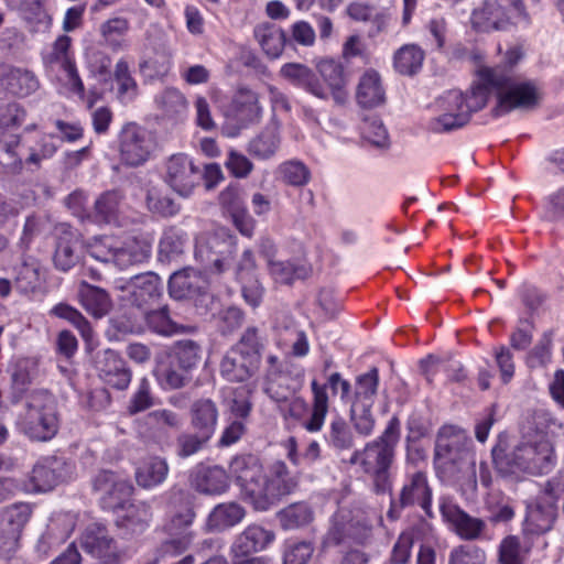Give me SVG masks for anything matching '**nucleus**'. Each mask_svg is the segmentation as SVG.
<instances>
[{"label":"nucleus","mask_w":564,"mask_h":564,"mask_svg":"<svg viewBox=\"0 0 564 564\" xmlns=\"http://www.w3.org/2000/svg\"><path fill=\"white\" fill-rule=\"evenodd\" d=\"M229 471L243 500L259 511L270 509L296 487V481L281 460L264 468L257 456L240 455L231 459Z\"/></svg>","instance_id":"obj_1"},{"label":"nucleus","mask_w":564,"mask_h":564,"mask_svg":"<svg viewBox=\"0 0 564 564\" xmlns=\"http://www.w3.org/2000/svg\"><path fill=\"white\" fill-rule=\"evenodd\" d=\"M471 446L473 441L466 431L456 425H444L436 436L434 464L445 481L475 490L476 455Z\"/></svg>","instance_id":"obj_2"},{"label":"nucleus","mask_w":564,"mask_h":564,"mask_svg":"<svg viewBox=\"0 0 564 564\" xmlns=\"http://www.w3.org/2000/svg\"><path fill=\"white\" fill-rule=\"evenodd\" d=\"M475 73L487 89V98L490 91L497 94L498 102L492 110L497 117L516 109L531 110L540 105L542 99L540 87L531 80L514 78L505 67L481 65Z\"/></svg>","instance_id":"obj_3"},{"label":"nucleus","mask_w":564,"mask_h":564,"mask_svg":"<svg viewBox=\"0 0 564 564\" xmlns=\"http://www.w3.org/2000/svg\"><path fill=\"white\" fill-rule=\"evenodd\" d=\"M399 440L400 422L392 417L379 437L368 442L362 449L355 451L349 459L351 465H358L364 473L373 477L377 494L391 490L389 469L394 460Z\"/></svg>","instance_id":"obj_4"},{"label":"nucleus","mask_w":564,"mask_h":564,"mask_svg":"<svg viewBox=\"0 0 564 564\" xmlns=\"http://www.w3.org/2000/svg\"><path fill=\"white\" fill-rule=\"evenodd\" d=\"M487 104V89L477 78L470 89L463 94L449 90L436 100L440 115L432 118L429 129L434 133H445L464 127L473 112L482 109Z\"/></svg>","instance_id":"obj_5"},{"label":"nucleus","mask_w":564,"mask_h":564,"mask_svg":"<svg viewBox=\"0 0 564 564\" xmlns=\"http://www.w3.org/2000/svg\"><path fill=\"white\" fill-rule=\"evenodd\" d=\"M55 151L56 147L51 137H42L36 141L22 137L0 140V170L12 175L21 174L24 169L34 171Z\"/></svg>","instance_id":"obj_6"},{"label":"nucleus","mask_w":564,"mask_h":564,"mask_svg":"<svg viewBox=\"0 0 564 564\" xmlns=\"http://www.w3.org/2000/svg\"><path fill=\"white\" fill-rule=\"evenodd\" d=\"M510 473L524 471L531 475L550 473L555 465L552 444L542 435L521 442L507 456Z\"/></svg>","instance_id":"obj_7"},{"label":"nucleus","mask_w":564,"mask_h":564,"mask_svg":"<svg viewBox=\"0 0 564 564\" xmlns=\"http://www.w3.org/2000/svg\"><path fill=\"white\" fill-rule=\"evenodd\" d=\"M86 249L96 261L106 265L113 264L119 269L143 262L149 257L148 248L137 241L121 245L110 236L94 237L86 243Z\"/></svg>","instance_id":"obj_8"},{"label":"nucleus","mask_w":564,"mask_h":564,"mask_svg":"<svg viewBox=\"0 0 564 564\" xmlns=\"http://www.w3.org/2000/svg\"><path fill=\"white\" fill-rule=\"evenodd\" d=\"M236 251V238L225 228H219L196 242V257L205 267L221 273L229 264Z\"/></svg>","instance_id":"obj_9"},{"label":"nucleus","mask_w":564,"mask_h":564,"mask_svg":"<svg viewBox=\"0 0 564 564\" xmlns=\"http://www.w3.org/2000/svg\"><path fill=\"white\" fill-rule=\"evenodd\" d=\"M115 290L120 292L122 301L138 308H143L160 300L163 294V284L158 274L144 272L129 279L117 280Z\"/></svg>","instance_id":"obj_10"},{"label":"nucleus","mask_w":564,"mask_h":564,"mask_svg":"<svg viewBox=\"0 0 564 564\" xmlns=\"http://www.w3.org/2000/svg\"><path fill=\"white\" fill-rule=\"evenodd\" d=\"M154 149V139L147 129L129 122L119 133V151L121 160L131 166L143 164Z\"/></svg>","instance_id":"obj_11"},{"label":"nucleus","mask_w":564,"mask_h":564,"mask_svg":"<svg viewBox=\"0 0 564 564\" xmlns=\"http://www.w3.org/2000/svg\"><path fill=\"white\" fill-rule=\"evenodd\" d=\"M163 178L176 194L188 197L198 184L199 171L189 156L177 153L166 160Z\"/></svg>","instance_id":"obj_12"},{"label":"nucleus","mask_w":564,"mask_h":564,"mask_svg":"<svg viewBox=\"0 0 564 564\" xmlns=\"http://www.w3.org/2000/svg\"><path fill=\"white\" fill-rule=\"evenodd\" d=\"M440 511L444 521L462 540H490L486 535L487 523L480 518L471 517L452 500L444 498L440 505Z\"/></svg>","instance_id":"obj_13"},{"label":"nucleus","mask_w":564,"mask_h":564,"mask_svg":"<svg viewBox=\"0 0 564 564\" xmlns=\"http://www.w3.org/2000/svg\"><path fill=\"white\" fill-rule=\"evenodd\" d=\"M370 530L371 524L364 517L354 516L351 511L340 509L334 516L324 542L327 545H337L348 540L362 542Z\"/></svg>","instance_id":"obj_14"},{"label":"nucleus","mask_w":564,"mask_h":564,"mask_svg":"<svg viewBox=\"0 0 564 564\" xmlns=\"http://www.w3.org/2000/svg\"><path fill=\"white\" fill-rule=\"evenodd\" d=\"M80 545L86 553L100 560L102 564H118L122 555L107 528L99 523L89 524L84 530Z\"/></svg>","instance_id":"obj_15"},{"label":"nucleus","mask_w":564,"mask_h":564,"mask_svg":"<svg viewBox=\"0 0 564 564\" xmlns=\"http://www.w3.org/2000/svg\"><path fill=\"white\" fill-rule=\"evenodd\" d=\"M75 471L73 463L63 457L48 456L39 460L31 473V481L37 491H48L72 478Z\"/></svg>","instance_id":"obj_16"},{"label":"nucleus","mask_w":564,"mask_h":564,"mask_svg":"<svg viewBox=\"0 0 564 564\" xmlns=\"http://www.w3.org/2000/svg\"><path fill=\"white\" fill-rule=\"evenodd\" d=\"M31 510L28 505H12L0 510V557L11 555L18 547L22 528Z\"/></svg>","instance_id":"obj_17"},{"label":"nucleus","mask_w":564,"mask_h":564,"mask_svg":"<svg viewBox=\"0 0 564 564\" xmlns=\"http://www.w3.org/2000/svg\"><path fill=\"white\" fill-rule=\"evenodd\" d=\"M93 489L100 496L102 503L109 509L123 507V502L132 495L133 486L123 476L111 470H100L93 478Z\"/></svg>","instance_id":"obj_18"},{"label":"nucleus","mask_w":564,"mask_h":564,"mask_svg":"<svg viewBox=\"0 0 564 564\" xmlns=\"http://www.w3.org/2000/svg\"><path fill=\"white\" fill-rule=\"evenodd\" d=\"M556 517V498L551 491H545L534 505L528 507L523 524L524 534L540 535L549 532L553 528Z\"/></svg>","instance_id":"obj_19"},{"label":"nucleus","mask_w":564,"mask_h":564,"mask_svg":"<svg viewBox=\"0 0 564 564\" xmlns=\"http://www.w3.org/2000/svg\"><path fill=\"white\" fill-rule=\"evenodd\" d=\"M95 364L99 378L108 386L124 390L130 384L131 371L117 351L105 349L97 352Z\"/></svg>","instance_id":"obj_20"},{"label":"nucleus","mask_w":564,"mask_h":564,"mask_svg":"<svg viewBox=\"0 0 564 564\" xmlns=\"http://www.w3.org/2000/svg\"><path fill=\"white\" fill-rule=\"evenodd\" d=\"M510 21L506 7L499 0H484L470 17L473 29L478 32H491L505 29Z\"/></svg>","instance_id":"obj_21"},{"label":"nucleus","mask_w":564,"mask_h":564,"mask_svg":"<svg viewBox=\"0 0 564 564\" xmlns=\"http://www.w3.org/2000/svg\"><path fill=\"white\" fill-rule=\"evenodd\" d=\"M322 78V85L328 91L336 105L343 106L348 100L347 76L344 66L332 58H323L316 64Z\"/></svg>","instance_id":"obj_22"},{"label":"nucleus","mask_w":564,"mask_h":564,"mask_svg":"<svg viewBox=\"0 0 564 564\" xmlns=\"http://www.w3.org/2000/svg\"><path fill=\"white\" fill-rule=\"evenodd\" d=\"M145 435L153 442L163 445L170 441L169 430H178L183 424L182 416L169 409H158L144 416Z\"/></svg>","instance_id":"obj_23"},{"label":"nucleus","mask_w":564,"mask_h":564,"mask_svg":"<svg viewBox=\"0 0 564 564\" xmlns=\"http://www.w3.org/2000/svg\"><path fill=\"white\" fill-rule=\"evenodd\" d=\"M274 540V533L260 525H249L241 532L231 545L235 558L245 557L265 549Z\"/></svg>","instance_id":"obj_24"},{"label":"nucleus","mask_w":564,"mask_h":564,"mask_svg":"<svg viewBox=\"0 0 564 564\" xmlns=\"http://www.w3.org/2000/svg\"><path fill=\"white\" fill-rule=\"evenodd\" d=\"M151 518V508L147 502H132L117 520V527L124 539H132L147 530Z\"/></svg>","instance_id":"obj_25"},{"label":"nucleus","mask_w":564,"mask_h":564,"mask_svg":"<svg viewBox=\"0 0 564 564\" xmlns=\"http://www.w3.org/2000/svg\"><path fill=\"white\" fill-rule=\"evenodd\" d=\"M432 490L427 484L426 475L422 471L413 474L403 486L400 494L402 507L419 505L427 516L431 513Z\"/></svg>","instance_id":"obj_26"},{"label":"nucleus","mask_w":564,"mask_h":564,"mask_svg":"<svg viewBox=\"0 0 564 564\" xmlns=\"http://www.w3.org/2000/svg\"><path fill=\"white\" fill-rule=\"evenodd\" d=\"M281 145V128L276 120H271L248 144V152L259 159L273 158Z\"/></svg>","instance_id":"obj_27"},{"label":"nucleus","mask_w":564,"mask_h":564,"mask_svg":"<svg viewBox=\"0 0 564 564\" xmlns=\"http://www.w3.org/2000/svg\"><path fill=\"white\" fill-rule=\"evenodd\" d=\"M281 75L292 84L303 87L319 99H328L329 94L321 84L311 68L299 63H289L282 66Z\"/></svg>","instance_id":"obj_28"},{"label":"nucleus","mask_w":564,"mask_h":564,"mask_svg":"<svg viewBox=\"0 0 564 564\" xmlns=\"http://www.w3.org/2000/svg\"><path fill=\"white\" fill-rule=\"evenodd\" d=\"M253 36L268 58L275 59L282 55L286 37L280 26L271 22L259 23L253 29Z\"/></svg>","instance_id":"obj_29"},{"label":"nucleus","mask_w":564,"mask_h":564,"mask_svg":"<svg viewBox=\"0 0 564 564\" xmlns=\"http://www.w3.org/2000/svg\"><path fill=\"white\" fill-rule=\"evenodd\" d=\"M301 389V383L289 375L269 371L265 375L263 391L280 408L288 403Z\"/></svg>","instance_id":"obj_30"},{"label":"nucleus","mask_w":564,"mask_h":564,"mask_svg":"<svg viewBox=\"0 0 564 564\" xmlns=\"http://www.w3.org/2000/svg\"><path fill=\"white\" fill-rule=\"evenodd\" d=\"M258 369L259 366L256 362L231 348L220 362L221 376L231 382H243L251 378Z\"/></svg>","instance_id":"obj_31"},{"label":"nucleus","mask_w":564,"mask_h":564,"mask_svg":"<svg viewBox=\"0 0 564 564\" xmlns=\"http://www.w3.org/2000/svg\"><path fill=\"white\" fill-rule=\"evenodd\" d=\"M77 296L82 306L96 318L104 317L112 308V301L108 292L85 281L80 282Z\"/></svg>","instance_id":"obj_32"},{"label":"nucleus","mask_w":564,"mask_h":564,"mask_svg":"<svg viewBox=\"0 0 564 564\" xmlns=\"http://www.w3.org/2000/svg\"><path fill=\"white\" fill-rule=\"evenodd\" d=\"M206 288L202 274L193 269L175 272L169 281L170 295L176 300L192 297Z\"/></svg>","instance_id":"obj_33"},{"label":"nucleus","mask_w":564,"mask_h":564,"mask_svg":"<svg viewBox=\"0 0 564 564\" xmlns=\"http://www.w3.org/2000/svg\"><path fill=\"white\" fill-rule=\"evenodd\" d=\"M356 99L364 108H375L384 104L386 90L376 70L369 69L360 77Z\"/></svg>","instance_id":"obj_34"},{"label":"nucleus","mask_w":564,"mask_h":564,"mask_svg":"<svg viewBox=\"0 0 564 564\" xmlns=\"http://www.w3.org/2000/svg\"><path fill=\"white\" fill-rule=\"evenodd\" d=\"M75 523L69 514H61L51 519L46 531L37 542V550L46 554L51 549L65 542L74 530Z\"/></svg>","instance_id":"obj_35"},{"label":"nucleus","mask_w":564,"mask_h":564,"mask_svg":"<svg viewBox=\"0 0 564 564\" xmlns=\"http://www.w3.org/2000/svg\"><path fill=\"white\" fill-rule=\"evenodd\" d=\"M169 469V464L164 458L159 456L148 457L135 468V481L138 486L144 489L154 488L164 482Z\"/></svg>","instance_id":"obj_36"},{"label":"nucleus","mask_w":564,"mask_h":564,"mask_svg":"<svg viewBox=\"0 0 564 564\" xmlns=\"http://www.w3.org/2000/svg\"><path fill=\"white\" fill-rule=\"evenodd\" d=\"M192 481L198 491L207 495H219L229 486L227 473L219 466L197 468Z\"/></svg>","instance_id":"obj_37"},{"label":"nucleus","mask_w":564,"mask_h":564,"mask_svg":"<svg viewBox=\"0 0 564 564\" xmlns=\"http://www.w3.org/2000/svg\"><path fill=\"white\" fill-rule=\"evenodd\" d=\"M24 434L35 441L45 442L54 437L58 430V417L54 413H42L35 417H19Z\"/></svg>","instance_id":"obj_38"},{"label":"nucleus","mask_w":564,"mask_h":564,"mask_svg":"<svg viewBox=\"0 0 564 564\" xmlns=\"http://www.w3.org/2000/svg\"><path fill=\"white\" fill-rule=\"evenodd\" d=\"M192 426L199 433L212 437L218 420V409L210 399H199L191 406Z\"/></svg>","instance_id":"obj_39"},{"label":"nucleus","mask_w":564,"mask_h":564,"mask_svg":"<svg viewBox=\"0 0 564 564\" xmlns=\"http://www.w3.org/2000/svg\"><path fill=\"white\" fill-rule=\"evenodd\" d=\"M144 321L148 328L162 336H173L195 330L193 326H186L172 319L167 306L145 312Z\"/></svg>","instance_id":"obj_40"},{"label":"nucleus","mask_w":564,"mask_h":564,"mask_svg":"<svg viewBox=\"0 0 564 564\" xmlns=\"http://www.w3.org/2000/svg\"><path fill=\"white\" fill-rule=\"evenodd\" d=\"M202 346L192 339L175 341L170 350L169 359L184 371H192L198 366L202 359Z\"/></svg>","instance_id":"obj_41"},{"label":"nucleus","mask_w":564,"mask_h":564,"mask_svg":"<svg viewBox=\"0 0 564 564\" xmlns=\"http://www.w3.org/2000/svg\"><path fill=\"white\" fill-rule=\"evenodd\" d=\"M313 392V405L311 415L302 423V426L311 433L322 430L328 412V395L326 386L319 384L316 380L311 383Z\"/></svg>","instance_id":"obj_42"},{"label":"nucleus","mask_w":564,"mask_h":564,"mask_svg":"<svg viewBox=\"0 0 564 564\" xmlns=\"http://www.w3.org/2000/svg\"><path fill=\"white\" fill-rule=\"evenodd\" d=\"M245 514V509L236 502L220 503L210 512L207 527L212 531H223L239 523Z\"/></svg>","instance_id":"obj_43"},{"label":"nucleus","mask_w":564,"mask_h":564,"mask_svg":"<svg viewBox=\"0 0 564 564\" xmlns=\"http://www.w3.org/2000/svg\"><path fill=\"white\" fill-rule=\"evenodd\" d=\"M77 247L78 236L76 232L66 230L58 237L54 254V263L58 270L68 271L78 262Z\"/></svg>","instance_id":"obj_44"},{"label":"nucleus","mask_w":564,"mask_h":564,"mask_svg":"<svg viewBox=\"0 0 564 564\" xmlns=\"http://www.w3.org/2000/svg\"><path fill=\"white\" fill-rule=\"evenodd\" d=\"M264 346L265 338L261 335L259 328L256 326H249L245 329L240 339L231 347V349L238 351L242 356H246L260 366Z\"/></svg>","instance_id":"obj_45"},{"label":"nucleus","mask_w":564,"mask_h":564,"mask_svg":"<svg viewBox=\"0 0 564 564\" xmlns=\"http://www.w3.org/2000/svg\"><path fill=\"white\" fill-rule=\"evenodd\" d=\"M24 411L19 414V417H35L42 413L57 414L55 398L43 389L33 390L25 395Z\"/></svg>","instance_id":"obj_46"},{"label":"nucleus","mask_w":564,"mask_h":564,"mask_svg":"<svg viewBox=\"0 0 564 564\" xmlns=\"http://www.w3.org/2000/svg\"><path fill=\"white\" fill-rule=\"evenodd\" d=\"M6 86L14 95L26 97L35 93L40 83L34 73L28 69L10 68L6 75Z\"/></svg>","instance_id":"obj_47"},{"label":"nucleus","mask_w":564,"mask_h":564,"mask_svg":"<svg viewBox=\"0 0 564 564\" xmlns=\"http://www.w3.org/2000/svg\"><path fill=\"white\" fill-rule=\"evenodd\" d=\"M130 30V22L123 17H112L102 22L99 26V33L105 43L112 51H120L124 47L120 40Z\"/></svg>","instance_id":"obj_48"},{"label":"nucleus","mask_w":564,"mask_h":564,"mask_svg":"<svg viewBox=\"0 0 564 564\" xmlns=\"http://www.w3.org/2000/svg\"><path fill=\"white\" fill-rule=\"evenodd\" d=\"M72 39L68 35H59L52 46L42 53V59L45 66L53 67L58 65L62 69L75 62L72 53Z\"/></svg>","instance_id":"obj_49"},{"label":"nucleus","mask_w":564,"mask_h":564,"mask_svg":"<svg viewBox=\"0 0 564 564\" xmlns=\"http://www.w3.org/2000/svg\"><path fill=\"white\" fill-rule=\"evenodd\" d=\"M145 204L151 213L162 217H171L180 212V205L156 186L147 189Z\"/></svg>","instance_id":"obj_50"},{"label":"nucleus","mask_w":564,"mask_h":564,"mask_svg":"<svg viewBox=\"0 0 564 564\" xmlns=\"http://www.w3.org/2000/svg\"><path fill=\"white\" fill-rule=\"evenodd\" d=\"M280 524L285 530H293L308 524L312 521L313 512L303 502L293 503L278 513Z\"/></svg>","instance_id":"obj_51"},{"label":"nucleus","mask_w":564,"mask_h":564,"mask_svg":"<svg viewBox=\"0 0 564 564\" xmlns=\"http://www.w3.org/2000/svg\"><path fill=\"white\" fill-rule=\"evenodd\" d=\"M122 195L117 191H109L100 195L95 202V217L98 221L112 223L117 219L121 208Z\"/></svg>","instance_id":"obj_52"},{"label":"nucleus","mask_w":564,"mask_h":564,"mask_svg":"<svg viewBox=\"0 0 564 564\" xmlns=\"http://www.w3.org/2000/svg\"><path fill=\"white\" fill-rule=\"evenodd\" d=\"M423 52L413 44L402 46L394 55V67L403 75H412L422 66Z\"/></svg>","instance_id":"obj_53"},{"label":"nucleus","mask_w":564,"mask_h":564,"mask_svg":"<svg viewBox=\"0 0 564 564\" xmlns=\"http://www.w3.org/2000/svg\"><path fill=\"white\" fill-rule=\"evenodd\" d=\"M268 269L273 280L281 284H290L295 279H304L307 275L305 267L294 264L290 261L270 259Z\"/></svg>","instance_id":"obj_54"},{"label":"nucleus","mask_w":564,"mask_h":564,"mask_svg":"<svg viewBox=\"0 0 564 564\" xmlns=\"http://www.w3.org/2000/svg\"><path fill=\"white\" fill-rule=\"evenodd\" d=\"M276 173L284 183L292 186H304L311 180L310 169L297 160L281 163L276 169Z\"/></svg>","instance_id":"obj_55"},{"label":"nucleus","mask_w":564,"mask_h":564,"mask_svg":"<svg viewBox=\"0 0 564 564\" xmlns=\"http://www.w3.org/2000/svg\"><path fill=\"white\" fill-rule=\"evenodd\" d=\"M156 376L164 389H180L192 379L189 371L182 370V368L177 367L171 359L169 364L158 367Z\"/></svg>","instance_id":"obj_56"},{"label":"nucleus","mask_w":564,"mask_h":564,"mask_svg":"<svg viewBox=\"0 0 564 564\" xmlns=\"http://www.w3.org/2000/svg\"><path fill=\"white\" fill-rule=\"evenodd\" d=\"M379 384V372L377 368H371L368 372L360 375L356 379L355 399L352 402L362 404H373L375 395Z\"/></svg>","instance_id":"obj_57"},{"label":"nucleus","mask_w":564,"mask_h":564,"mask_svg":"<svg viewBox=\"0 0 564 564\" xmlns=\"http://www.w3.org/2000/svg\"><path fill=\"white\" fill-rule=\"evenodd\" d=\"M52 313L63 319L72 323L80 333L82 337L88 343L93 338V329L88 321L75 307L67 304H57L52 308Z\"/></svg>","instance_id":"obj_58"},{"label":"nucleus","mask_w":564,"mask_h":564,"mask_svg":"<svg viewBox=\"0 0 564 564\" xmlns=\"http://www.w3.org/2000/svg\"><path fill=\"white\" fill-rule=\"evenodd\" d=\"M115 80L118 85V94L122 100H132L138 94V85L130 74V68L124 59H119L115 67Z\"/></svg>","instance_id":"obj_59"},{"label":"nucleus","mask_w":564,"mask_h":564,"mask_svg":"<svg viewBox=\"0 0 564 564\" xmlns=\"http://www.w3.org/2000/svg\"><path fill=\"white\" fill-rule=\"evenodd\" d=\"M372 405L370 402H367V404L352 402L351 404L350 415L354 427L362 436L370 435L375 427V417L371 413Z\"/></svg>","instance_id":"obj_60"},{"label":"nucleus","mask_w":564,"mask_h":564,"mask_svg":"<svg viewBox=\"0 0 564 564\" xmlns=\"http://www.w3.org/2000/svg\"><path fill=\"white\" fill-rule=\"evenodd\" d=\"M15 282L22 292L33 291L41 284L40 265L36 261H25L17 269Z\"/></svg>","instance_id":"obj_61"},{"label":"nucleus","mask_w":564,"mask_h":564,"mask_svg":"<svg viewBox=\"0 0 564 564\" xmlns=\"http://www.w3.org/2000/svg\"><path fill=\"white\" fill-rule=\"evenodd\" d=\"M486 552L475 544L455 546L448 558V564H485Z\"/></svg>","instance_id":"obj_62"},{"label":"nucleus","mask_w":564,"mask_h":564,"mask_svg":"<svg viewBox=\"0 0 564 564\" xmlns=\"http://www.w3.org/2000/svg\"><path fill=\"white\" fill-rule=\"evenodd\" d=\"M529 547L523 549L520 541L514 535L506 536L499 545L500 564H523L524 555Z\"/></svg>","instance_id":"obj_63"},{"label":"nucleus","mask_w":564,"mask_h":564,"mask_svg":"<svg viewBox=\"0 0 564 564\" xmlns=\"http://www.w3.org/2000/svg\"><path fill=\"white\" fill-rule=\"evenodd\" d=\"M327 441L336 449H349L354 445V437L344 420L337 419L330 423Z\"/></svg>","instance_id":"obj_64"}]
</instances>
